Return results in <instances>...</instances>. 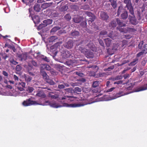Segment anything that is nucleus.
<instances>
[{
	"mask_svg": "<svg viewBox=\"0 0 147 147\" xmlns=\"http://www.w3.org/2000/svg\"><path fill=\"white\" fill-rule=\"evenodd\" d=\"M123 3L127 5L132 4L131 0H124Z\"/></svg>",
	"mask_w": 147,
	"mask_h": 147,
	"instance_id": "obj_44",
	"label": "nucleus"
},
{
	"mask_svg": "<svg viewBox=\"0 0 147 147\" xmlns=\"http://www.w3.org/2000/svg\"><path fill=\"white\" fill-rule=\"evenodd\" d=\"M147 61V60H146L145 59H143L142 61L141 62V64L143 66H144L146 63Z\"/></svg>",
	"mask_w": 147,
	"mask_h": 147,
	"instance_id": "obj_63",
	"label": "nucleus"
},
{
	"mask_svg": "<svg viewBox=\"0 0 147 147\" xmlns=\"http://www.w3.org/2000/svg\"><path fill=\"white\" fill-rule=\"evenodd\" d=\"M144 42L143 41H141L138 45V48L140 49H142V46L143 45Z\"/></svg>",
	"mask_w": 147,
	"mask_h": 147,
	"instance_id": "obj_55",
	"label": "nucleus"
},
{
	"mask_svg": "<svg viewBox=\"0 0 147 147\" xmlns=\"http://www.w3.org/2000/svg\"><path fill=\"white\" fill-rule=\"evenodd\" d=\"M129 60H123L120 63H118V65L119 66H121L124 64L129 62Z\"/></svg>",
	"mask_w": 147,
	"mask_h": 147,
	"instance_id": "obj_48",
	"label": "nucleus"
},
{
	"mask_svg": "<svg viewBox=\"0 0 147 147\" xmlns=\"http://www.w3.org/2000/svg\"><path fill=\"white\" fill-rule=\"evenodd\" d=\"M57 51H56L54 53V55L53 56V58L56 61H58L59 60V58H57Z\"/></svg>",
	"mask_w": 147,
	"mask_h": 147,
	"instance_id": "obj_46",
	"label": "nucleus"
},
{
	"mask_svg": "<svg viewBox=\"0 0 147 147\" xmlns=\"http://www.w3.org/2000/svg\"><path fill=\"white\" fill-rule=\"evenodd\" d=\"M58 39V37L56 36H52L47 39V41L49 43L55 42V40Z\"/></svg>",
	"mask_w": 147,
	"mask_h": 147,
	"instance_id": "obj_19",
	"label": "nucleus"
},
{
	"mask_svg": "<svg viewBox=\"0 0 147 147\" xmlns=\"http://www.w3.org/2000/svg\"><path fill=\"white\" fill-rule=\"evenodd\" d=\"M99 82L98 81L94 82L92 84V87L95 88L98 86L99 85Z\"/></svg>",
	"mask_w": 147,
	"mask_h": 147,
	"instance_id": "obj_41",
	"label": "nucleus"
},
{
	"mask_svg": "<svg viewBox=\"0 0 147 147\" xmlns=\"http://www.w3.org/2000/svg\"><path fill=\"white\" fill-rule=\"evenodd\" d=\"M120 15L121 19L123 20H125L129 17L128 11L121 6L118 7L117 11V16H118Z\"/></svg>",
	"mask_w": 147,
	"mask_h": 147,
	"instance_id": "obj_1",
	"label": "nucleus"
},
{
	"mask_svg": "<svg viewBox=\"0 0 147 147\" xmlns=\"http://www.w3.org/2000/svg\"><path fill=\"white\" fill-rule=\"evenodd\" d=\"M61 55L64 58H68L71 56V53L64 49L60 50Z\"/></svg>",
	"mask_w": 147,
	"mask_h": 147,
	"instance_id": "obj_5",
	"label": "nucleus"
},
{
	"mask_svg": "<svg viewBox=\"0 0 147 147\" xmlns=\"http://www.w3.org/2000/svg\"><path fill=\"white\" fill-rule=\"evenodd\" d=\"M58 88L59 89H61L64 88L65 86L63 84H59L58 85Z\"/></svg>",
	"mask_w": 147,
	"mask_h": 147,
	"instance_id": "obj_64",
	"label": "nucleus"
},
{
	"mask_svg": "<svg viewBox=\"0 0 147 147\" xmlns=\"http://www.w3.org/2000/svg\"><path fill=\"white\" fill-rule=\"evenodd\" d=\"M109 1L111 3V5L114 9H115L117 7V3L115 0H109Z\"/></svg>",
	"mask_w": 147,
	"mask_h": 147,
	"instance_id": "obj_24",
	"label": "nucleus"
},
{
	"mask_svg": "<svg viewBox=\"0 0 147 147\" xmlns=\"http://www.w3.org/2000/svg\"><path fill=\"white\" fill-rule=\"evenodd\" d=\"M18 57L21 59L22 61L23 60H25L27 58V56L26 54H18Z\"/></svg>",
	"mask_w": 147,
	"mask_h": 147,
	"instance_id": "obj_22",
	"label": "nucleus"
},
{
	"mask_svg": "<svg viewBox=\"0 0 147 147\" xmlns=\"http://www.w3.org/2000/svg\"><path fill=\"white\" fill-rule=\"evenodd\" d=\"M70 8L71 9L77 11L79 9L78 6L76 5H71L70 6Z\"/></svg>",
	"mask_w": 147,
	"mask_h": 147,
	"instance_id": "obj_40",
	"label": "nucleus"
},
{
	"mask_svg": "<svg viewBox=\"0 0 147 147\" xmlns=\"http://www.w3.org/2000/svg\"><path fill=\"white\" fill-rule=\"evenodd\" d=\"M10 62L14 65H16L18 63V62H16L13 59L10 61Z\"/></svg>",
	"mask_w": 147,
	"mask_h": 147,
	"instance_id": "obj_60",
	"label": "nucleus"
},
{
	"mask_svg": "<svg viewBox=\"0 0 147 147\" xmlns=\"http://www.w3.org/2000/svg\"><path fill=\"white\" fill-rule=\"evenodd\" d=\"M46 26L45 25V24H40L39 25V26L38 29L39 30H40L42 29L43 27H46Z\"/></svg>",
	"mask_w": 147,
	"mask_h": 147,
	"instance_id": "obj_52",
	"label": "nucleus"
},
{
	"mask_svg": "<svg viewBox=\"0 0 147 147\" xmlns=\"http://www.w3.org/2000/svg\"><path fill=\"white\" fill-rule=\"evenodd\" d=\"M118 35V34L116 32L111 31L108 34L107 37L114 39L115 38V37L117 36Z\"/></svg>",
	"mask_w": 147,
	"mask_h": 147,
	"instance_id": "obj_12",
	"label": "nucleus"
},
{
	"mask_svg": "<svg viewBox=\"0 0 147 147\" xmlns=\"http://www.w3.org/2000/svg\"><path fill=\"white\" fill-rule=\"evenodd\" d=\"M68 9V7L67 5H65L63 6L60 8V10L62 12L67 11Z\"/></svg>",
	"mask_w": 147,
	"mask_h": 147,
	"instance_id": "obj_32",
	"label": "nucleus"
},
{
	"mask_svg": "<svg viewBox=\"0 0 147 147\" xmlns=\"http://www.w3.org/2000/svg\"><path fill=\"white\" fill-rule=\"evenodd\" d=\"M98 14L99 18L102 20L107 21L109 18L107 13L103 11H100Z\"/></svg>",
	"mask_w": 147,
	"mask_h": 147,
	"instance_id": "obj_4",
	"label": "nucleus"
},
{
	"mask_svg": "<svg viewBox=\"0 0 147 147\" xmlns=\"http://www.w3.org/2000/svg\"><path fill=\"white\" fill-rule=\"evenodd\" d=\"M74 90H75V91L79 92H81L82 91L81 89L78 87H76L75 88Z\"/></svg>",
	"mask_w": 147,
	"mask_h": 147,
	"instance_id": "obj_62",
	"label": "nucleus"
},
{
	"mask_svg": "<svg viewBox=\"0 0 147 147\" xmlns=\"http://www.w3.org/2000/svg\"><path fill=\"white\" fill-rule=\"evenodd\" d=\"M37 55L36 57L37 59H41L43 61H46L47 62H50L49 59L46 56H45L41 54L40 52L36 53Z\"/></svg>",
	"mask_w": 147,
	"mask_h": 147,
	"instance_id": "obj_7",
	"label": "nucleus"
},
{
	"mask_svg": "<svg viewBox=\"0 0 147 147\" xmlns=\"http://www.w3.org/2000/svg\"><path fill=\"white\" fill-rule=\"evenodd\" d=\"M22 69V67L20 65H17L16 67V70L17 71H20Z\"/></svg>",
	"mask_w": 147,
	"mask_h": 147,
	"instance_id": "obj_50",
	"label": "nucleus"
},
{
	"mask_svg": "<svg viewBox=\"0 0 147 147\" xmlns=\"http://www.w3.org/2000/svg\"><path fill=\"white\" fill-rule=\"evenodd\" d=\"M121 27L117 26L116 28V29L119 30L120 32H121L126 33V29L125 28H121Z\"/></svg>",
	"mask_w": 147,
	"mask_h": 147,
	"instance_id": "obj_34",
	"label": "nucleus"
},
{
	"mask_svg": "<svg viewBox=\"0 0 147 147\" xmlns=\"http://www.w3.org/2000/svg\"><path fill=\"white\" fill-rule=\"evenodd\" d=\"M33 20L35 24L38 23L40 22L39 17L38 16H36L33 19Z\"/></svg>",
	"mask_w": 147,
	"mask_h": 147,
	"instance_id": "obj_33",
	"label": "nucleus"
},
{
	"mask_svg": "<svg viewBox=\"0 0 147 147\" xmlns=\"http://www.w3.org/2000/svg\"><path fill=\"white\" fill-rule=\"evenodd\" d=\"M49 103H51V102H49V101H45L44 103H37L36 101L31 100L30 98L26 100V101H24L22 103V104L25 106H28L33 105H49Z\"/></svg>",
	"mask_w": 147,
	"mask_h": 147,
	"instance_id": "obj_2",
	"label": "nucleus"
},
{
	"mask_svg": "<svg viewBox=\"0 0 147 147\" xmlns=\"http://www.w3.org/2000/svg\"><path fill=\"white\" fill-rule=\"evenodd\" d=\"M87 40L84 39H82L80 42H78L76 43V45L78 46L83 43H86L87 42Z\"/></svg>",
	"mask_w": 147,
	"mask_h": 147,
	"instance_id": "obj_37",
	"label": "nucleus"
},
{
	"mask_svg": "<svg viewBox=\"0 0 147 147\" xmlns=\"http://www.w3.org/2000/svg\"><path fill=\"white\" fill-rule=\"evenodd\" d=\"M24 77L26 81L28 82H30L32 80V78L28 75H25Z\"/></svg>",
	"mask_w": 147,
	"mask_h": 147,
	"instance_id": "obj_35",
	"label": "nucleus"
},
{
	"mask_svg": "<svg viewBox=\"0 0 147 147\" xmlns=\"http://www.w3.org/2000/svg\"><path fill=\"white\" fill-rule=\"evenodd\" d=\"M52 4V3H45L42 4L41 5V7L43 9H45L49 7H50Z\"/></svg>",
	"mask_w": 147,
	"mask_h": 147,
	"instance_id": "obj_20",
	"label": "nucleus"
},
{
	"mask_svg": "<svg viewBox=\"0 0 147 147\" xmlns=\"http://www.w3.org/2000/svg\"><path fill=\"white\" fill-rule=\"evenodd\" d=\"M49 105L52 107L56 108L63 107V106L61 105H57L55 102H51V103H49Z\"/></svg>",
	"mask_w": 147,
	"mask_h": 147,
	"instance_id": "obj_26",
	"label": "nucleus"
},
{
	"mask_svg": "<svg viewBox=\"0 0 147 147\" xmlns=\"http://www.w3.org/2000/svg\"><path fill=\"white\" fill-rule=\"evenodd\" d=\"M79 104H69L67 103H64L63 104V106H66L67 107H75L79 106Z\"/></svg>",
	"mask_w": 147,
	"mask_h": 147,
	"instance_id": "obj_25",
	"label": "nucleus"
},
{
	"mask_svg": "<svg viewBox=\"0 0 147 147\" xmlns=\"http://www.w3.org/2000/svg\"><path fill=\"white\" fill-rule=\"evenodd\" d=\"M53 22L52 20L48 19L45 20H44L43 21V23L45 24L46 26H47V25L50 24H52Z\"/></svg>",
	"mask_w": 147,
	"mask_h": 147,
	"instance_id": "obj_30",
	"label": "nucleus"
},
{
	"mask_svg": "<svg viewBox=\"0 0 147 147\" xmlns=\"http://www.w3.org/2000/svg\"><path fill=\"white\" fill-rule=\"evenodd\" d=\"M62 43V41L58 42L55 43L53 45L51 46L50 48L51 49H54V51L56 50V49L57 48L59 47Z\"/></svg>",
	"mask_w": 147,
	"mask_h": 147,
	"instance_id": "obj_17",
	"label": "nucleus"
},
{
	"mask_svg": "<svg viewBox=\"0 0 147 147\" xmlns=\"http://www.w3.org/2000/svg\"><path fill=\"white\" fill-rule=\"evenodd\" d=\"M51 67L48 65L45 64V69H46L47 70L49 71L50 70Z\"/></svg>",
	"mask_w": 147,
	"mask_h": 147,
	"instance_id": "obj_53",
	"label": "nucleus"
},
{
	"mask_svg": "<svg viewBox=\"0 0 147 147\" xmlns=\"http://www.w3.org/2000/svg\"><path fill=\"white\" fill-rule=\"evenodd\" d=\"M86 14L89 17V21L92 23L96 19V16L91 12H86Z\"/></svg>",
	"mask_w": 147,
	"mask_h": 147,
	"instance_id": "obj_9",
	"label": "nucleus"
},
{
	"mask_svg": "<svg viewBox=\"0 0 147 147\" xmlns=\"http://www.w3.org/2000/svg\"><path fill=\"white\" fill-rule=\"evenodd\" d=\"M105 45L107 47H109L112 45V40L109 38H107L104 39Z\"/></svg>",
	"mask_w": 147,
	"mask_h": 147,
	"instance_id": "obj_18",
	"label": "nucleus"
},
{
	"mask_svg": "<svg viewBox=\"0 0 147 147\" xmlns=\"http://www.w3.org/2000/svg\"><path fill=\"white\" fill-rule=\"evenodd\" d=\"M63 46L65 48L71 49L74 46L73 41L71 39H69L67 41L66 40Z\"/></svg>",
	"mask_w": 147,
	"mask_h": 147,
	"instance_id": "obj_3",
	"label": "nucleus"
},
{
	"mask_svg": "<svg viewBox=\"0 0 147 147\" xmlns=\"http://www.w3.org/2000/svg\"><path fill=\"white\" fill-rule=\"evenodd\" d=\"M36 96L41 97L42 98H45L46 97V95L45 93L43 92H40L38 93L36 95Z\"/></svg>",
	"mask_w": 147,
	"mask_h": 147,
	"instance_id": "obj_29",
	"label": "nucleus"
},
{
	"mask_svg": "<svg viewBox=\"0 0 147 147\" xmlns=\"http://www.w3.org/2000/svg\"><path fill=\"white\" fill-rule=\"evenodd\" d=\"M87 49L84 48L80 47H79L78 48V50L84 54L87 51Z\"/></svg>",
	"mask_w": 147,
	"mask_h": 147,
	"instance_id": "obj_39",
	"label": "nucleus"
},
{
	"mask_svg": "<svg viewBox=\"0 0 147 147\" xmlns=\"http://www.w3.org/2000/svg\"><path fill=\"white\" fill-rule=\"evenodd\" d=\"M61 29V28L59 26H56L54 27L50 31L51 33H54L56 32L57 30H60Z\"/></svg>",
	"mask_w": 147,
	"mask_h": 147,
	"instance_id": "obj_31",
	"label": "nucleus"
},
{
	"mask_svg": "<svg viewBox=\"0 0 147 147\" xmlns=\"http://www.w3.org/2000/svg\"><path fill=\"white\" fill-rule=\"evenodd\" d=\"M125 7L127 8V9L129 10V12L130 13V15H133L134 13V8L132 6V4L126 5Z\"/></svg>",
	"mask_w": 147,
	"mask_h": 147,
	"instance_id": "obj_13",
	"label": "nucleus"
},
{
	"mask_svg": "<svg viewBox=\"0 0 147 147\" xmlns=\"http://www.w3.org/2000/svg\"><path fill=\"white\" fill-rule=\"evenodd\" d=\"M51 14L52 16L54 17H58L59 16V13L56 12H52Z\"/></svg>",
	"mask_w": 147,
	"mask_h": 147,
	"instance_id": "obj_47",
	"label": "nucleus"
},
{
	"mask_svg": "<svg viewBox=\"0 0 147 147\" xmlns=\"http://www.w3.org/2000/svg\"><path fill=\"white\" fill-rule=\"evenodd\" d=\"M83 19V17L79 16H76L73 18V21L76 23H79Z\"/></svg>",
	"mask_w": 147,
	"mask_h": 147,
	"instance_id": "obj_11",
	"label": "nucleus"
},
{
	"mask_svg": "<svg viewBox=\"0 0 147 147\" xmlns=\"http://www.w3.org/2000/svg\"><path fill=\"white\" fill-rule=\"evenodd\" d=\"M117 25L116 18H115L111 20L109 24V27L111 29H114Z\"/></svg>",
	"mask_w": 147,
	"mask_h": 147,
	"instance_id": "obj_8",
	"label": "nucleus"
},
{
	"mask_svg": "<svg viewBox=\"0 0 147 147\" xmlns=\"http://www.w3.org/2000/svg\"><path fill=\"white\" fill-rule=\"evenodd\" d=\"M46 80L47 82L50 85H53L55 84V83L52 80L49 79V78L48 79H47Z\"/></svg>",
	"mask_w": 147,
	"mask_h": 147,
	"instance_id": "obj_42",
	"label": "nucleus"
},
{
	"mask_svg": "<svg viewBox=\"0 0 147 147\" xmlns=\"http://www.w3.org/2000/svg\"><path fill=\"white\" fill-rule=\"evenodd\" d=\"M84 54L88 58H92L94 56L93 52L88 49H87V51Z\"/></svg>",
	"mask_w": 147,
	"mask_h": 147,
	"instance_id": "obj_14",
	"label": "nucleus"
},
{
	"mask_svg": "<svg viewBox=\"0 0 147 147\" xmlns=\"http://www.w3.org/2000/svg\"><path fill=\"white\" fill-rule=\"evenodd\" d=\"M127 28L129 32H134L136 30L135 29L132 28L128 27Z\"/></svg>",
	"mask_w": 147,
	"mask_h": 147,
	"instance_id": "obj_57",
	"label": "nucleus"
},
{
	"mask_svg": "<svg viewBox=\"0 0 147 147\" xmlns=\"http://www.w3.org/2000/svg\"><path fill=\"white\" fill-rule=\"evenodd\" d=\"M35 0H26V4L27 5H30Z\"/></svg>",
	"mask_w": 147,
	"mask_h": 147,
	"instance_id": "obj_38",
	"label": "nucleus"
},
{
	"mask_svg": "<svg viewBox=\"0 0 147 147\" xmlns=\"http://www.w3.org/2000/svg\"><path fill=\"white\" fill-rule=\"evenodd\" d=\"M79 32L77 30H73L69 34V35L74 37H76L80 35Z\"/></svg>",
	"mask_w": 147,
	"mask_h": 147,
	"instance_id": "obj_16",
	"label": "nucleus"
},
{
	"mask_svg": "<svg viewBox=\"0 0 147 147\" xmlns=\"http://www.w3.org/2000/svg\"><path fill=\"white\" fill-rule=\"evenodd\" d=\"M122 78V76H117L116 78L113 79V81H115L117 80H119L121 79Z\"/></svg>",
	"mask_w": 147,
	"mask_h": 147,
	"instance_id": "obj_56",
	"label": "nucleus"
},
{
	"mask_svg": "<svg viewBox=\"0 0 147 147\" xmlns=\"http://www.w3.org/2000/svg\"><path fill=\"white\" fill-rule=\"evenodd\" d=\"M31 63L34 66L37 67L38 66V64L34 60H32L31 61Z\"/></svg>",
	"mask_w": 147,
	"mask_h": 147,
	"instance_id": "obj_61",
	"label": "nucleus"
},
{
	"mask_svg": "<svg viewBox=\"0 0 147 147\" xmlns=\"http://www.w3.org/2000/svg\"><path fill=\"white\" fill-rule=\"evenodd\" d=\"M98 42H99V43L101 46L103 47H105V45H104V43L103 42V41L101 39L99 40Z\"/></svg>",
	"mask_w": 147,
	"mask_h": 147,
	"instance_id": "obj_59",
	"label": "nucleus"
},
{
	"mask_svg": "<svg viewBox=\"0 0 147 147\" xmlns=\"http://www.w3.org/2000/svg\"><path fill=\"white\" fill-rule=\"evenodd\" d=\"M138 60V59L137 58H136L134 59L133 61L129 64V65H135L137 63Z\"/></svg>",
	"mask_w": 147,
	"mask_h": 147,
	"instance_id": "obj_36",
	"label": "nucleus"
},
{
	"mask_svg": "<svg viewBox=\"0 0 147 147\" xmlns=\"http://www.w3.org/2000/svg\"><path fill=\"white\" fill-rule=\"evenodd\" d=\"M48 96L49 97H51L52 99H56L58 97L57 96H55L54 95H52L50 93L49 94Z\"/></svg>",
	"mask_w": 147,
	"mask_h": 147,
	"instance_id": "obj_54",
	"label": "nucleus"
},
{
	"mask_svg": "<svg viewBox=\"0 0 147 147\" xmlns=\"http://www.w3.org/2000/svg\"><path fill=\"white\" fill-rule=\"evenodd\" d=\"M87 23L86 21L81 22L80 24V26L83 27H86V26Z\"/></svg>",
	"mask_w": 147,
	"mask_h": 147,
	"instance_id": "obj_49",
	"label": "nucleus"
},
{
	"mask_svg": "<svg viewBox=\"0 0 147 147\" xmlns=\"http://www.w3.org/2000/svg\"><path fill=\"white\" fill-rule=\"evenodd\" d=\"M146 86H143L138 88L136 90L135 92H138L147 89V84L145 85Z\"/></svg>",
	"mask_w": 147,
	"mask_h": 147,
	"instance_id": "obj_27",
	"label": "nucleus"
},
{
	"mask_svg": "<svg viewBox=\"0 0 147 147\" xmlns=\"http://www.w3.org/2000/svg\"><path fill=\"white\" fill-rule=\"evenodd\" d=\"M74 62L72 60H69L66 62V64L69 66H72Z\"/></svg>",
	"mask_w": 147,
	"mask_h": 147,
	"instance_id": "obj_43",
	"label": "nucleus"
},
{
	"mask_svg": "<svg viewBox=\"0 0 147 147\" xmlns=\"http://www.w3.org/2000/svg\"><path fill=\"white\" fill-rule=\"evenodd\" d=\"M99 35L100 36H104L105 37H107L108 34L107 32L105 30H102L100 32Z\"/></svg>",
	"mask_w": 147,
	"mask_h": 147,
	"instance_id": "obj_28",
	"label": "nucleus"
},
{
	"mask_svg": "<svg viewBox=\"0 0 147 147\" xmlns=\"http://www.w3.org/2000/svg\"><path fill=\"white\" fill-rule=\"evenodd\" d=\"M116 20L117 24L119 26V27H125L126 26V24H128V21H123L119 18H116Z\"/></svg>",
	"mask_w": 147,
	"mask_h": 147,
	"instance_id": "obj_10",
	"label": "nucleus"
},
{
	"mask_svg": "<svg viewBox=\"0 0 147 147\" xmlns=\"http://www.w3.org/2000/svg\"><path fill=\"white\" fill-rule=\"evenodd\" d=\"M33 9L36 12H40L41 9L40 4L36 3L33 7Z\"/></svg>",
	"mask_w": 147,
	"mask_h": 147,
	"instance_id": "obj_15",
	"label": "nucleus"
},
{
	"mask_svg": "<svg viewBox=\"0 0 147 147\" xmlns=\"http://www.w3.org/2000/svg\"><path fill=\"white\" fill-rule=\"evenodd\" d=\"M40 75L42 77V78L46 80L49 78V76L47 75L45 71L40 72Z\"/></svg>",
	"mask_w": 147,
	"mask_h": 147,
	"instance_id": "obj_21",
	"label": "nucleus"
},
{
	"mask_svg": "<svg viewBox=\"0 0 147 147\" xmlns=\"http://www.w3.org/2000/svg\"><path fill=\"white\" fill-rule=\"evenodd\" d=\"M128 19L129 22L132 25H136L137 24V20L135 17L134 14L133 15H129Z\"/></svg>",
	"mask_w": 147,
	"mask_h": 147,
	"instance_id": "obj_6",
	"label": "nucleus"
},
{
	"mask_svg": "<svg viewBox=\"0 0 147 147\" xmlns=\"http://www.w3.org/2000/svg\"><path fill=\"white\" fill-rule=\"evenodd\" d=\"M45 68V64H42L41 65L40 67V72H41L42 71H45L44 70Z\"/></svg>",
	"mask_w": 147,
	"mask_h": 147,
	"instance_id": "obj_51",
	"label": "nucleus"
},
{
	"mask_svg": "<svg viewBox=\"0 0 147 147\" xmlns=\"http://www.w3.org/2000/svg\"><path fill=\"white\" fill-rule=\"evenodd\" d=\"M71 16L69 13L66 14L63 17L64 19L67 21H69L71 20Z\"/></svg>",
	"mask_w": 147,
	"mask_h": 147,
	"instance_id": "obj_23",
	"label": "nucleus"
},
{
	"mask_svg": "<svg viewBox=\"0 0 147 147\" xmlns=\"http://www.w3.org/2000/svg\"><path fill=\"white\" fill-rule=\"evenodd\" d=\"M127 41L126 40H123L122 41V47L126 45H127Z\"/></svg>",
	"mask_w": 147,
	"mask_h": 147,
	"instance_id": "obj_58",
	"label": "nucleus"
},
{
	"mask_svg": "<svg viewBox=\"0 0 147 147\" xmlns=\"http://www.w3.org/2000/svg\"><path fill=\"white\" fill-rule=\"evenodd\" d=\"M122 95L121 94V93L120 92H119L118 93H117V94L115 95V96H112L111 97V99H114L116 98H117L120 97Z\"/></svg>",
	"mask_w": 147,
	"mask_h": 147,
	"instance_id": "obj_45",
	"label": "nucleus"
}]
</instances>
